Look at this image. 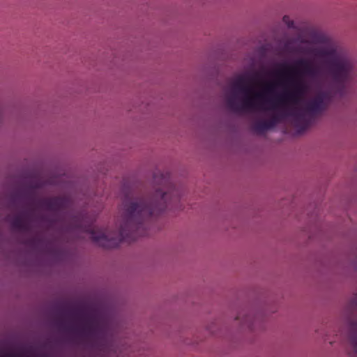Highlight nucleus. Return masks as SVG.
Listing matches in <instances>:
<instances>
[{
	"label": "nucleus",
	"mask_w": 357,
	"mask_h": 357,
	"mask_svg": "<svg viewBox=\"0 0 357 357\" xmlns=\"http://www.w3.org/2000/svg\"><path fill=\"white\" fill-rule=\"evenodd\" d=\"M153 182V192L125 197L118 230H100L92 222L85 225L79 220H75L72 229L90 234L93 242L105 248H114L123 241L130 243L147 235L153 220L166 209L176 208L181 196V190L172 183L169 173H155Z\"/></svg>",
	"instance_id": "1"
},
{
	"label": "nucleus",
	"mask_w": 357,
	"mask_h": 357,
	"mask_svg": "<svg viewBox=\"0 0 357 357\" xmlns=\"http://www.w3.org/2000/svg\"><path fill=\"white\" fill-rule=\"evenodd\" d=\"M279 66L282 70L278 71L277 75L289 87H286L282 93L273 99H268V97L273 94L275 82L266 83L261 91L255 92L250 87L244 85L246 77L241 75L232 84V89L234 92L242 93L244 96L240 105L236 103L234 96L228 97V107L234 112H248L257 109H275L279 106L289 104L299 105L308 91L307 84L302 77H315L318 75V68L311 61L304 59L297 60L294 66H289L287 63Z\"/></svg>",
	"instance_id": "2"
},
{
	"label": "nucleus",
	"mask_w": 357,
	"mask_h": 357,
	"mask_svg": "<svg viewBox=\"0 0 357 357\" xmlns=\"http://www.w3.org/2000/svg\"><path fill=\"white\" fill-rule=\"evenodd\" d=\"M357 73V62L342 47L336 46V100L346 95Z\"/></svg>",
	"instance_id": "3"
},
{
	"label": "nucleus",
	"mask_w": 357,
	"mask_h": 357,
	"mask_svg": "<svg viewBox=\"0 0 357 357\" xmlns=\"http://www.w3.org/2000/svg\"><path fill=\"white\" fill-rule=\"evenodd\" d=\"M330 100L327 92L320 91L310 100L305 105L307 116L304 112L298 111L292 113L294 125L298 133H302L309 128L314 121V118L321 115L328 107Z\"/></svg>",
	"instance_id": "4"
},
{
	"label": "nucleus",
	"mask_w": 357,
	"mask_h": 357,
	"mask_svg": "<svg viewBox=\"0 0 357 357\" xmlns=\"http://www.w3.org/2000/svg\"><path fill=\"white\" fill-rule=\"evenodd\" d=\"M68 315L82 321L77 328L82 334L93 340H102L105 337L106 323L97 312L91 310L86 314L82 310H77L69 312Z\"/></svg>",
	"instance_id": "5"
},
{
	"label": "nucleus",
	"mask_w": 357,
	"mask_h": 357,
	"mask_svg": "<svg viewBox=\"0 0 357 357\" xmlns=\"http://www.w3.org/2000/svg\"><path fill=\"white\" fill-rule=\"evenodd\" d=\"M38 206L52 212H58L68 208L70 200L67 197H54L40 199L38 202Z\"/></svg>",
	"instance_id": "6"
},
{
	"label": "nucleus",
	"mask_w": 357,
	"mask_h": 357,
	"mask_svg": "<svg viewBox=\"0 0 357 357\" xmlns=\"http://www.w3.org/2000/svg\"><path fill=\"white\" fill-rule=\"evenodd\" d=\"M31 210H24L10 218L13 229L18 231H27L29 229V217Z\"/></svg>",
	"instance_id": "7"
},
{
	"label": "nucleus",
	"mask_w": 357,
	"mask_h": 357,
	"mask_svg": "<svg viewBox=\"0 0 357 357\" xmlns=\"http://www.w3.org/2000/svg\"><path fill=\"white\" fill-rule=\"evenodd\" d=\"M236 319L240 320L242 326L246 327L250 330H255L257 328V325L261 321L260 316L254 314L252 312L240 313Z\"/></svg>",
	"instance_id": "8"
},
{
	"label": "nucleus",
	"mask_w": 357,
	"mask_h": 357,
	"mask_svg": "<svg viewBox=\"0 0 357 357\" xmlns=\"http://www.w3.org/2000/svg\"><path fill=\"white\" fill-rule=\"evenodd\" d=\"M309 52L317 58L324 59L328 57L329 55H332L333 51H328L325 48H312L309 50Z\"/></svg>",
	"instance_id": "9"
},
{
	"label": "nucleus",
	"mask_w": 357,
	"mask_h": 357,
	"mask_svg": "<svg viewBox=\"0 0 357 357\" xmlns=\"http://www.w3.org/2000/svg\"><path fill=\"white\" fill-rule=\"evenodd\" d=\"M271 128H273V124L268 121H259L253 125V129L259 133H262Z\"/></svg>",
	"instance_id": "10"
},
{
	"label": "nucleus",
	"mask_w": 357,
	"mask_h": 357,
	"mask_svg": "<svg viewBox=\"0 0 357 357\" xmlns=\"http://www.w3.org/2000/svg\"><path fill=\"white\" fill-rule=\"evenodd\" d=\"M282 21L289 28H293L294 26V21L291 20L288 15H284L282 18Z\"/></svg>",
	"instance_id": "11"
},
{
	"label": "nucleus",
	"mask_w": 357,
	"mask_h": 357,
	"mask_svg": "<svg viewBox=\"0 0 357 357\" xmlns=\"http://www.w3.org/2000/svg\"><path fill=\"white\" fill-rule=\"evenodd\" d=\"M280 121V116L278 114H274L272 116L270 120L268 121L273 124V128Z\"/></svg>",
	"instance_id": "12"
},
{
	"label": "nucleus",
	"mask_w": 357,
	"mask_h": 357,
	"mask_svg": "<svg viewBox=\"0 0 357 357\" xmlns=\"http://www.w3.org/2000/svg\"><path fill=\"white\" fill-rule=\"evenodd\" d=\"M353 344H354V348L355 352L357 354V341L354 340Z\"/></svg>",
	"instance_id": "13"
},
{
	"label": "nucleus",
	"mask_w": 357,
	"mask_h": 357,
	"mask_svg": "<svg viewBox=\"0 0 357 357\" xmlns=\"http://www.w3.org/2000/svg\"><path fill=\"white\" fill-rule=\"evenodd\" d=\"M59 325L61 326H63V323L62 321H59Z\"/></svg>",
	"instance_id": "14"
}]
</instances>
